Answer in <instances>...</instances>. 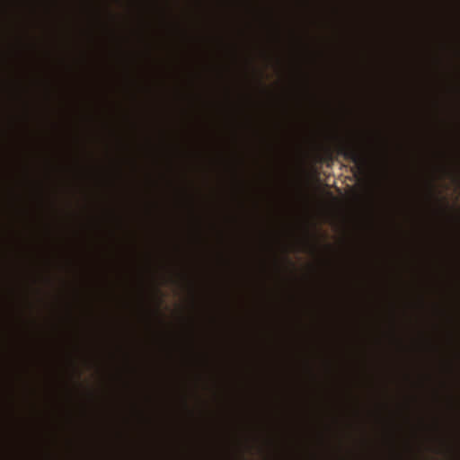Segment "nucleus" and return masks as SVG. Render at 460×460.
I'll return each mask as SVG.
<instances>
[{
	"label": "nucleus",
	"instance_id": "1",
	"mask_svg": "<svg viewBox=\"0 0 460 460\" xmlns=\"http://www.w3.org/2000/svg\"><path fill=\"white\" fill-rule=\"evenodd\" d=\"M344 157L356 164L359 170H364L369 164V156L358 146L346 143L342 146Z\"/></svg>",
	"mask_w": 460,
	"mask_h": 460
}]
</instances>
